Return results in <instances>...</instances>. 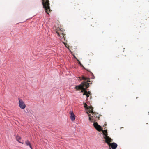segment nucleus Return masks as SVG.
Listing matches in <instances>:
<instances>
[{"instance_id": "nucleus-1", "label": "nucleus", "mask_w": 149, "mask_h": 149, "mask_svg": "<svg viewBox=\"0 0 149 149\" xmlns=\"http://www.w3.org/2000/svg\"><path fill=\"white\" fill-rule=\"evenodd\" d=\"M82 79L84 80H87V82H84L82 83L80 85L76 86L75 88L77 90H83L84 91L83 95H86L87 96V98H88L91 94L90 92H88L86 90V89L84 88V87L87 88L89 87V83H88V82H90V81L89 80L90 79L89 78L86 77L84 76H82Z\"/></svg>"}, {"instance_id": "nucleus-2", "label": "nucleus", "mask_w": 149, "mask_h": 149, "mask_svg": "<svg viewBox=\"0 0 149 149\" xmlns=\"http://www.w3.org/2000/svg\"><path fill=\"white\" fill-rule=\"evenodd\" d=\"M93 125L95 128L98 131H102L103 134V138L105 139V142H107V141L110 140L111 138L108 136L107 132V130H102L101 127L98 125L97 122H94L93 123Z\"/></svg>"}, {"instance_id": "nucleus-3", "label": "nucleus", "mask_w": 149, "mask_h": 149, "mask_svg": "<svg viewBox=\"0 0 149 149\" xmlns=\"http://www.w3.org/2000/svg\"><path fill=\"white\" fill-rule=\"evenodd\" d=\"M42 3L44 8L45 9V12L49 14V12L51 11L49 7V0H42Z\"/></svg>"}, {"instance_id": "nucleus-4", "label": "nucleus", "mask_w": 149, "mask_h": 149, "mask_svg": "<svg viewBox=\"0 0 149 149\" xmlns=\"http://www.w3.org/2000/svg\"><path fill=\"white\" fill-rule=\"evenodd\" d=\"M107 142H106L109 145V148L111 149V148L112 149H116L117 146V144L115 143H110V142H112V139H111L107 141Z\"/></svg>"}, {"instance_id": "nucleus-5", "label": "nucleus", "mask_w": 149, "mask_h": 149, "mask_svg": "<svg viewBox=\"0 0 149 149\" xmlns=\"http://www.w3.org/2000/svg\"><path fill=\"white\" fill-rule=\"evenodd\" d=\"M65 31L62 29L61 27H58L57 28L56 30V33L58 36H60L59 34H65Z\"/></svg>"}, {"instance_id": "nucleus-6", "label": "nucleus", "mask_w": 149, "mask_h": 149, "mask_svg": "<svg viewBox=\"0 0 149 149\" xmlns=\"http://www.w3.org/2000/svg\"><path fill=\"white\" fill-rule=\"evenodd\" d=\"M19 100V107L22 109H24L25 108L26 106L22 99H18Z\"/></svg>"}, {"instance_id": "nucleus-7", "label": "nucleus", "mask_w": 149, "mask_h": 149, "mask_svg": "<svg viewBox=\"0 0 149 149\" xmlns=\"http://www.w3.org/2000/svg\"><path fill=\"white\" fill-rule=\"evenodd\" d=\"M98 114L95 113V115L94 116L93 118H92V120H93L94 122H95V121L97 120H98L100 119V118L97 115Z\"/></svg>"}, {"instance_id": "nucleus-8", "label": "nucleus", "mask_w": 149, "mask_h": 149, "mask_svg": "<svg viewBox=\"0 0 149 149\" xmlns=\"http://www.w3.org/2000/svg\"><path fill=\"white\" fill-rule=\"evenodd\" d=\"M91 113H92L91 114L88 115L89 117V120L90 121L92 122H93L92 118H93L94 116L95 115V113L93 111V112H91Z\"/></svg>"}, {"instance_id": "nucleus-9", "label": "nucleus", "mask_w": 149, "mask_h": 149, "mask_svg": "<svg viewBox=\"0 0 149 149\" xmlns=\"http://www.w3.org/2000/svg\"><path fill=\"white\" fill-rule=\"evenodd\" d=\"M70 118L72 121H74L75 119V116L73 112L70 113Z\"/></svg>"}, {"instance_id": "nucleus-10", "label": "nucleus", "mask_w": 149, "mask_h": 149, "mask_svg": "<svg viewBox=\"0 0 149 149\" xmlns=\"http://www.w3.org/2000/svg\"><path fill=\"white\" fill-rule=\"evenodd\" d=\"M25 144L27 146H29L31 149H33L32 148L31 146V144L30 143V142L28 140H26L25 142Z\"/></svg>"}, {"instance_id": "nucleus-11", "label": "nucleus", "mask_w": 149, "mask_h": 149, "mask_svg": "<svg viewBox=\"0 0 149 149\" xmlns=\"http://www.w3.org/2000/svg\"><path fill=\"white\" fill-rule=\"evenodd\" d=\"M59 35L60 36H59L62 39H63L64 40H65V34H59Z\"/></svg>"}, {"instance_id": "nucleus-12", "label": "nucleus", "mask_w": 149, "mask_h": 149, "mask_svg": "<svg viewBox=\"0 0 149 149\" xmlns=\"http://www.w3.org/2000/svg\"><path fill=\"white\" fill-rule=\"evenodd\" d=\"M21 139V137L19 136H17L16 137V139L17 141H18L19 143H22V144H23V143H22L20 141V140Z\"/></svg>"}, {"instance_id": "nucleus-13", "label": "nucleus", "mask_w": 149, "mask_h": 149, "mask_svg": "<svg viewBox=\"0 0 149 149\" xmlns=\"http://www.w3.org/2000/svg\"><path fill=\"white\" fill-rule=\"evenodd\" d=\"M87 109H88L89 110V113L93 112V108L91 106L89 107H87Z\"/></svg>"}, {"instance_id": "nucleus-14", "label": "nucleus", "mask_w": 149, "mask_h": 149, "mask_svg": "<svg viewBox=\"0 0 149 149\" xmlns=\"http://www.w3.org/2000/svg\"><path fill=\"white\" fill-rule=\"evenodd\" d=\"M87 70L88 71H89V72L92 74V75L93 76V77H92V79H94L95 78V77L93 75V73H92L91 72L89 71V70Z\"/></svg>"}, {"instance_id": "nucleus-15", "label": "nucleus", "mask_w": 149, "mask_h": 149, "mask_svg": "<svg viewBox=\"0 0 149 149\" xmlns=\"http://www.w3.org/2000/svg\"><path fill=\"white\" fill-rule=\"evenodd\" d=\"M84 105L85 108H86V109H87V107H87V105L86 103H84Z\"/></svg>"}, {"instance_id": "nucleus-16", "label": "nucleus", "mask_w": 149, "mask_h": 149, "mask_svg": "<svg viewBox=\"0 0 149 149\" xmlns=\"http://www.w3.org/2000/svg\"><path fill=\"white\" fill-rule=\"evenodd\" d=\"M63 43H64V45H65V47H66L67 48H69V46H68V45L66 43H64V42H63Z\"/></svg>"}, {"instance_id": "nucleus-17", "label": "nucleus", "mask_w": 149, "mask_h": 149, "mask_svg": "<svg viewBox=\"0 0 149 149\" xmlns=\"http://www.w3.org/2000/svg\"><path fill=\"white\" fill-rule=\"evenodd\" d=\"M86 113L87 114H88L90 113H89V110H88V111H86Z\"/></svg>"}, {"instance_id": "nucleus-18", "label": "nucleus", "mask_w": 149, "mask_h": 149, "mask_svg": "<svg viewBox=\"0 0 149 149\" xmlns=\"http://www.w3.org/2000/svg\"><path fill=\"white\" fill-rule=\"evenodd\" d=\"M81 92H84V91L83 90H82L81 91Z\"/></svg>"}, {"instance_id": "nucleus-19", "label": "nucleus", "mask_w": 149, "mask_h": 149, "mask_svg": "<svg viewBox=\"0 0 149 149\" xmlns=\"http://www.w3.org/2000/svg\"><path fill=\"white\" fill-rule=\"evenodd\" d=\"M79 64H80V65H81V63L80 62H79Z\"/></svg>"}]
</instances>
